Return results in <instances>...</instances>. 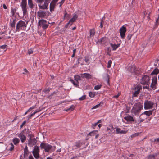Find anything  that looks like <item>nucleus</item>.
I'll return each mask as SVG.
<instances>
[{"label": "nucleus", "mask_w": 159, "mask_h": 159, "mask_svg": "<svg viewBox=\"0 0 159 159\" xmlns=\"http://www.w3.org/2000/svg\"><path fill=\"white\" fill-rule=\"evenodd\" d=\"M27 24V23L25 22L24 21L22 20L19 21L17 24L16 30L15 32H19L20 30H25Z\"/></svg>", "instance_id": "f257e3e1"}, {"label": "nucleus", "mask_w": 159, "mask_h": 159, "mask_svg": "<svg viewBox=\"0 0 159 159\" xmlns=\"http://www.w3.org/2000/svg\"><path fill=\"white\" fill-rule=\"evenodd\" d=\"M143 106L139 103L136 104L134 105L131 110V113L135 115H138L142 109Z\"/></svg>", "instance_id": "f03ea898"}, {"label": "nucleus", "mask_w": 159, "mask_h": 159, "mask_svg": "<svg viewBox=\"0 0 159 159\" xmlns=\"http://www.w3.org/2000/svg\"><path fill=\"white\" fill-rule=\"evenodd\" d=\"M42 149H44L45 152H51L53 150V147L50 145L48 143H42L40 145Z\"/></svg>", "instance_id": "7ed1b4c3"}, {"label": "nucleus", "mask_w": 159, "mask_h": 159, "mask_svg": "<svg viewBox=\"0 0 159 159\" xmlns=\"http://www.w3.org/2000/svg\"><path fill=\"white\" fill-rule=\"evenodd\" d=\"M154 104V103L151 101L148 100L146 101L144 103V108L146 110L152 109L153 107V105Z\"/></svg>", "instance_id": "20e7f679"}, {"label": "nucleus", "mask_w": 159, "mask_h": 159, "mask_svg": "<svg viewBox=\"0 0 159 159\" xmlns=\"http://www.w3.org/2000/svg\"><path fill=\"white\" fill-rule=\"evenodd\" d=\"M29 137L28 140V144L30 147H32L36 143L37 141L35 138H32L31 135H29Z\"/></svg>", "instance_id": "39448f33"}, {"label": "nucleus", "mask_w": 159, "mask_h": 159, "mask_svg": "<svg viewBox=\"0 0 159 159\" xmlns=\"http://www.w3.org/2000/svg\"><path fill=\"white\" fill-rule=\"evenodd\" d=\"M51 0H45L44 4L43 5L41 4L38 5L39 8L42 9H48V4Z\"/></svg>", "instance_id": "423d86ee"}, {"label": "nucleus", "mask_w": 159, "mask_h": 159, "mask_svg": "<svg viewBox=\"0 0 159 159\" xmlns=\"http://www.w3.org/2000/svg\"><path fill=\"white\" fill-rule=\"evenodd\" d=\"M150 78L147 75H144L141 79L140 82L143 84H150Z\"/></svg>", "instance_id": "0eeeda50"}, {"label": "nucleus", "mask_w": 159, "mask_h": 159, "mask_svg": "<svg viewBox=\"0 0 159 159\" xmlns=\"http://www.w3.org/2000/svg\"><path fill=\"white\" fill-rule=\"evenodd\" d=\"M142 89V87L139 85H136L134 88L133 90L134 91V92L133 94V97H136L139 93L140 90Z\"/></svg>", "instance_id": "6e6552de"}, {"label": "nucleus", "mask_w": 159, "mask_h": 159, "mask_svg": "<svg viewBox=\"0 0 159 159\" xmlns=\"http://www.w3.org/2000/svg\"><path fill=\"white\" fill-rule=\"evenodd\" d=\"M33 155L36 158H38L39 157V148L37 146L34 147L33 152Z\"/></svg>", "instance_id": "1a4fd4ad"}, {"label": "nucleus", "mask_w": 159, "mask_h": 159, "mask_svg": "<svg viewBox=\"0 0 159 159\" xmlns=\"http://www.w3.org/2000/svg\"><path fill=\"white\" fill-rule=\"evenodd\" d=\"M157 82V77L154 76L152 77V82L150 85V87L154 90L156 89Z\"/></svg>", "instance_id": "9d476101"}, {"label": "nucleus", "mask_w": 159, "mask_h": 159, "mask_svg": "<svg viewBox=\"0 0 159 159\" xmlns=\"http://www.w3.org/2000/svg\"><path fill=\"white\" fill-rule=\"evenodd\" d=\"M39 24L40 26H42L44 29L47 28L48 26V25L47 21L43 19L39 20Z\"/></svg>", "instance_id": "9b49d317"}, {"label": "nucleus", "mask_w": 159, "mask_h": 159, "mask_svg": "<svg viewBox=\"0 0 159 159\" xmlns=\"http://www.w3.org/2000/svg\"><path fill=\"white\" fill-rule=\"evenodd\" d=\"M126 31V28L124 25L122 26L120 29V36L121 37L122 39H123L125 36V34Z\"/></svg>", "instance_id": "f8f14e48"}, {"label": "nucleus", "mask_w": 159, "mask_h": 159, "mask_svg": "<svg viewBox=\"0 0 159 159\" xmlns=\"http://www.w3.org/2000/svg\"><path fill=\"white\" fill-rule=\"evenodd\" d=\"M116 133L117 134H125L127 133L128 130L126 129L121 130L120 128L117 127L116 128Z\"/></svg>", "instance_id": "ddd939ff"}, {"label": "nucleus", "mask_w": 159, "mask_h": 159, "mask_svg": "<svg viewBox=\"0 0 159 159\" xmlns=\"http://www.w3.org/2000/svg\"><path fill=\"white\" fill-rule=\"evenodd\" d=\"M124 119L128 122H133L134 120L133 117L129 115H127L125 116L124 117Z\"/></svg>", "instance_id": "4468645a"}, {"label": "nucleus", "mask_w": 159, "mask_h": 159, "mask_svg": "<svg viewBox=\"0 0 159 159\" xmlns=\"http://www.w3.org/2000/svg\"><path fill=\"white\" fill-rule=\"evenodd\" d=\"M82 144V143L80 141H78L74 143L73 146V149H76L81 147Z\"/></svg>", "instance_id": "2eb2a0df"}, {"label": "nucleus", "mask_w": 159, "mask_h": 159, "mask_svg": "<svg viewBox=\"0 0 159 159\" xmlns=\"http://www.w3.org/2000/svg\"><path fill=\"white\" fill-rule=\"evenodd\" d=\"M16 135L20 138V140L22 143H24L26 139V136L22 133L17 134Z\"/></svg>", "instance_id": "dca6fc26"}, {"label": "nucleus", "mask_w": 159, "mask_h": 159, "mask_svg": "<svg viewBox=\"0 0 159 159\" xmlns=\"http://www.w3.org/2000/svg\"><path fill=\"white\" fill-rule=\"evenodd\" d=\"M38 16L41 18H44L48 16L47 13L45 11H39L37 13Z\"/></svg>", "instance_id": "f3484780"}, {"label": "nucleus", "mask_w": 159, "mask_h": 159, "mask_svg": "<svg viewBox=\"0 0 159 159\" xmlns=\"http://www.w3.org/2000/svg\"><path fill=\"white\" fill-rule=\"evenodd\" d=\"M78 16L76 14H75L73 17L69 20L68 22V24H70V25H71L77 19Z\"/></svg>", "instance_id": "a211bd4d"}, {"label": "nucleus", "mask_w": 159, "mask_h": 159, "mask_svg": "<svg viewBox=\"0 0 159 159\" xmlns=\"http://www.w3.org/2000/svg\"><path fill=\"white\" fill-rule=\"evenodd\" d=\"M81 76L83 78H85L87 79L92 78V76L88 73H85L81 74Z\"/></svg>", "instance_id": "6ab92c4d"}, {"label": "nucleus", "mask_w": 159, "mask_h": 159, "mask_svg": "<svg viewBox=\"0 0 159 159\" xmlns=\"http://www.w3.org/2000/svg\"><path fill=\"white\" fill-rule=\"evenodd\" d=\"M110 45L112 48V50H115L120 46V44L118 43L117 44H116L115 43H111Z\"/></svg>", "instance_id": "aec40b11"}, {"label": "nucleus", "mask_w": 159, "mask_h": 159, "mask_svg": "<svg viewBox=\"0 0 159 159\" xmlns=\"http://www.w3.org/2000/svg\"><path fill=\"white\" fill-rule=\"evenodd\" d=\"M56 6V4L54 3H53L52 2H51L50 4V12H53L54 10V9L55 7V6Z\"/></svg>", "instance_id": "412c9836"}, {"label": "nucleus", "mask_w": 159, "mask_h": 159, "mask_svg": "<svg viewBox=\"0 0 159 159\" xmlns=\"http://www.w3.org/2000/svg\"><path fill=\"white\" fill-rule=\"evenodd\" d=\"M26 5H21V6L23 11V13L24 15L26 14L27 13V11Z\"/></svg>", "instance_id": "4be33fe9"}, {"label": "nucleus", "mask_w": 159, "mask_h": 159, "mask_svg": "<svg viewBox=\"0 0 159 159\" xmlns=\"http://www.w3.org/2000/svg\"><path fill=\"white\" fill-rule=\"evenodd\" d=\"M20 141L19 139L16 137L14 138L12 140V141L15 145H16L20 142Z\"/></svg>", "instance_id": "5701e85b"}, {"label": "nucleus", "mask_w": 159, "mask_h": 159, "mask_svg": "<svg viewBox=\"0 0 159 159\" xmlns=\"http://www.w3.org/2000/svg\"><path fill=\"white\" fill-rule=\"evenodd\" d=\"M159 73V70L157 68H156L151 73V75H157Z\"/></svg>", "instance_id": "b1692460"}, {"label": "nucleus", "mask_w": 159, "mask_h": 159, "mask_svg": "<svg viewBox=\"0 0 159 159\" xmlns=\"http://www.w3.org/2000/svg\"><path fill=\"white\" fill-rule=\"evenodd\" d=\"M136 68L134 66H132L131 67L130 69V72H131L133 75H135L136 73Z\"/></svg>", "instance_id": "393cba45"}, {"label": "nucleus", "mask_w": 159, "mask_h": 159, "mask_svg": "<svg viewBox=\"0 0 159 159\" xmlns=\"http://www.w3.org/2000/svg\"><path fill=\"white\" fill-rule=\"evenodd\" d=\"M98 131L97 130H95L92 131L88 134V135H90L91 136H94L97 134Z\"/></svg>", "instance_id": "a878e982"}, {"label": "nucleus", "mask_w": 159, "mask_h": 159, "mask_svg": "<svg viewBox=\"0 0 159 159\" xmlns=\"http://www.w3.org/2000/svg\"><path fill=\"white\" fill-rule=\"evenodd\" d=\"M28 3L29 7L31 8H32L33 7V4L32 0H28Z\"/></svg>", "instance_id": "bb28decb"}, {"label": "nucleus", "mask_w": 159, "mask_h": 159, "mask_svg": "<svg viewBox=\"0 0 159 159\" xmlns=\"http://www.w3.org/2000/svg\"><path fill=\"white\" fill-rule=\"evenodd\" d=\"M95 33V31L94 29H91L90 30V36L93 37Z\"/></svg>", "instance_id": "cd10ccee"}, {"label": "nucleus", "mask_w": 159, "mask_h": 159, "mask_svg": "<svg viewBox=\"0 0 159 159\" xmlns=\"http://www.w3.org/2000/svg\"><path fill=\"white\" fill-rule=\"evenodd\" d=\"M96 95L95 92H90L89 93V96L91 98H93L95 97Z\"/></svg>", "instance_id": "c85d7f7f"}, {"label": "nucleus", "mask_w": 159, "mask_h": 159, "mask_svg": "<svg viewBox=\"0 0 159 159\" xmlns=\"http://www.w3.org/2000/svg\"><path fill=\"white\" fill-rule=\"evenodd\" d=\"M70 81L74 85L76 86H77L79 85V82L77 81H74L73 80L70 79Z\"/></svg>", "instance_id": "c756f323"}, {"label": "nucleus", "mask_w": 159, "mask_h": 159, "mask_svg": "<svg viewBox=\"0 0 159 159\" xmlns=\"http://www.w3.org/2000/svg\"><path fill=\"white\" fill-rule=\"evenodd\" d=\"M102 86V84L96 85L94 86V89L96 90H98L101 89Z\"/></svg>", "instance_id": "7c9ffc66"}, {"label": "nucleus", "mask_w": 159, "mask_h": 159, "mask_svg": "<svg viewBox=\"0 0 159 159\" xmlns=\"http://www.w3.org/2000/svg\"><path fill=\"white\" fill-rule=\"evenodd\" d=\"M152 111H145L143 114L147 116H149L150 115L152 114Z\"/></svg>", "instance_id": "2f4dec72"}, {"label": "nucleus", "mask_w": 159, "mask_h": 159, "mask_svg": "<svg viewBox=\"0 0 159 159\" xmlns=\"http://www.w3.org/2000/svg\"><path fill=\"white\" fill-rule=\"evenodd\" d=\"M74 78L76 81L78 82L80 80V77L78 75H75L74 76Z\"/></svg>", "instance_id": "473e14b6"}, {"label": "nucleus", "mask_w": 159, "mask_h": 159, "mask_svg": "<svg viewBox=\"0 0 159 159\" xmlns=\"http://www.w3.org/2000/svg\"><path fill=\"white\" fill-rule=\"evenodd\" d=\"M16 12V10L15 9L11 8V13L12 16H13Z\"/></svg>", "instance_id": "72a5a7b5"}, {"label": "nucleus", "mask_w": 159, "mask_h": 159, "mask_svg": "<svg viewBox=\"0 0 159 159\" xmlns=\"http://www.w3.org/2000/svg\"><path fill=\"white\" fill-rule=\"evenodd\" d=\"M74 109V106L73 105H72L69 108H67L65 110V111H67L69 110L73 111Z\"/></svg>", "instance_id": "f704fd0d"}, {"label": "nucleus", "mask_w": 159, "mask_h": 159, "mask_svg": "<svg viewBox=\"0 0 159 159\" xmlns=\"http://www.w3.org/2000/svg\"><path fill=\"white\" fill-rule=\"evenodd\" d=\"M111 64H112V61H111V60H109L107 63V68H110L111 66Z\"/></svg>", "instance_id": "c9c22d12"}, {"label": "nucleus", "mask_w": 159, "mask_h": 159, "mask_svg": "<svg viewBox=\"0 0 159 159\" xmlns=\"http://www.w3.org/2000/svg\"><path fill=\"white\" fill-rule=\"evenodd\" d=\"M28 151L27 150V149L26 147L24 150V156H25L26 155L28 154Z\"/></svg>", "instance_id": "e433bc0d"}, {"label": "nucleus", "mask_w": 159, "mask_h": 159, "mask_svg": "<svg viewBox=\"0 0 159 159\" xmlns=\"http://www.w3.org/2000/svg\"><path fill=\"white\" fill-rule=\"evenodd\" d=\"M10 144L11 145V147L9 149V150L10 151H12L14 149V146L12 143H11Z\"/></svg>", "instance_id": "4c0bfd02"}, {"label": "nucleus", "mask_w": 159, "mask_h": 159, "mask_svg": "<svg viewBox=\"0 0 159 159\" xmlns=\"http://www.w3.org/2000/svg\"><path fill=\"white\" fill-rule=\"evenodd\" d=\"M105 40H106V38H103L101 39H100V41L102 43H104Z\"/></svg>", "instance_id": "58836bf2"}, {"label": "nucleus", "mask_w": 159, "mask_h": 159, "mask_svg": "<svg viewBox=\"0 0 159 159\" xmlns=\"http://www.w3.org/2000/svg\"><path fill=\"white\" fill-rule=\"evenodd\" d=\"M15 20H14L12 23H11V27H15Z\"/></svg>", "instance_id": "ea45409f"}, {"label": "nucleus", "mask_w": 159, "mask_h": 159, "mask_svg": "<svg viewBox=\"0 0 159 159\" xmlns=\"http://www.w3.org/2000/svg\"><path fill=\"white\" fill-rule=\"evenodd\" d=\"M144 85H146V86H143V89H148L149 87V84H144Z\"/></svg>", "instance_id": "a19ab883"}, {"label": "nucleus", "mask_w": 159, "mask_h": 159, "mask_svg": "<svg viewBox=\"0 0 159 159\" xmlns=\"http://www.w3.org/2000/svg\"><path fill=\"white\" fill-rule=\"evenodd\" d=\"M100 106V104H98L96 105L93 107L92 108V109H94L98 108Z\"/></svg>", "instance_id": "79ce46f5"}, {"label": "nucleus", "mask_w": 159, "mask_h": 159, "mask_svg": "<svg viewBox=\"0 0 159 159\" xmlns=\"http://www.w3.org/2000/svg\"><path fill=\"white\" fill-rule=\"evenodd\" d=\"M150 13V11H145L144 12V15H146L148 14V17L149 16Z\"/></svg>", "instance_id": "37998d69"}, {"label": "nucleus", "mask_w": 159, "mask_h": 159, "mask_svg": "<svg viewBox=\"0 0 159 159\" xmlns=\"http://www.w3.org/2000/svg\"><path fill=\"white\" fill-rule=\"evenodd\" d=\"M37 3L39 4H41L42 2L44 1V0H35Z\"/></svg>", "instance_id": "c03bdc74"}, {"label": "nucleus", "mask_w": 159, "mask_h": 159, "mask_svg": "<svg viewBox=\"0 0 159 159\" xmlns=\"http://www.w3.org/2000/svg\"><path fill=\"white\" fill-rule=\"evenodd\" d=\"M86 98V96L85 95H83L81 97H80L79 99L80 100H83L85 99Z\"/></svg>", "instance_id": "a18cd8bd"}, {"label": "nucleus", "mask_w": 159, "mask_h": 159, "mask_svg": "<svg viewBox=\"0 0 159 159\" xmlns=\"http://www.w3.org/2000/svg\"><path fill=\"white\" fill-rule=\"evenodd\" d=\"M22 2L21 5H27L26 0H22Z\"/></svg>", "instance_id": "49530a36"}, {"label": "nucleus", "mask_w": 159, "mask_h": 159, "mask_svg": "<svg viewBox=\"0 0 159 159\" xmlns=\"http://www.w3.org/2000/svg\"><path fill=\"white\" fill-rule=\"evenodd\" d=\"M139 134V133H135L134 134H133L131 136V137L132 138H133L134 137H135V136H138Z\"/></svg>", "instance_id": "de8ad7c7"}, {"label": "nucleus", "mask_w": 159, "mask_h": 159, "mask_svg": "<svg viewBox=\"0 0 159 159\" xmlns=\"http://www.w3.org/2000/svg\"><path fill=\"white\" fill-rule=\"evenodd\" d=\"M7 46L6 45H3L0 46V48H2L3 49H5Z\"/></svg>", "instance_id": "09e8293b"}, {"label": "nucleus", "mask_w": 159, "mask_h": 159, "mask_svg": "<svg viewBox=\"0 0 159 159\" xmlns=\"http://www.w3.org/2000/svg\"><path fill=\"white\" fill-rule=\"evenodd\" d=\"M33 53V51L31 49L29 50L28 51V54L29 55H30V54H32Z\"/></svg>", "instance_id": "8fccbe9b"}, {"label": "nucleus", "mask_w": 159, "mask_h": 159, "mask_svg": "<svg viewBox=\"0 0 159 159\" xmlns=\"http://www.w3.org/2000/svg\"><path fill=\"white\" fill-rule=\"evenodd\" d=\"M154 142L156 143H159V138L155 139L154 140Z\"/></svg>", "instance_id": "3c124183"}, {"label": "nucleus", "mask_w": 159, "mask_h": 159, "mask_svg": "<svg viewBox=\"0 0 159 159\" xmlns=\"http://www.w3.org/2000/svg\"><path fill=\"white\" fill-rule=\"evenodd\" d=\"M97 124H97V122L96 123H95L92 124V127L93 129H94L95 128V127L97 126Z\"/></svg>", "instance_id": "603ef678"}, {"label": "nucleus", "mask_w": 159, "mask_h": 159, "mask_svg": "<svg viewBox=\"0 0 159 159\" xmlns=\"http://www.w3.org/2000/svg\"><path fill=\"white\" fill-rule=\"evenodd\" d=\"M84 61L87 64L89 63V59L87 57H85V58Z\"/></svg>", "instance_id": "864d4df0"}, {"label": "nucleus", "mask_w": 159, "mask_h": 159, "mask_svg": "<svg viewBox=\"0 0 159 159\" xmlns=\"http://www.w3.org/2000/svg\"><path fill=\"white\" fill-rule=\"evenodd\" d=\"M65 0H62L61 2H60V5H59V7H60L61 5L63 3Z\"/></svg>", "instance_id": "5fc2aeb1"}, {"label": "nucleus", "mask_w": 159, "mask_h": 159, "mask_svg": "<svg viewBox=\"0 0 159 159\" xmlns=\"http://www.w3.org/2000/svg\"><path fill=\"white\" fill-rule=\"evenodd\" d=\"M120 93H118L117 95H116L115 96H114V98H117L119 97V96L120 95Z\"/></svg>", "instance_id": "6e6d98bb"}, {"label": "nucleus", "mask_w": 159, "mask_h": 159, "mask_svg": "<svg viewBox=\"0 0 159 159\" xmlns=\"http://www.w3.org/2000/svg\"><path fill=\"white\" fill-rule=\"evenodd\" d=\"M26 123V121H24L23 122V123H22V124L21 125H20V127H21V128L24 125H25V124Z\"/></svg>", "instance_id": "4d7b16f0"}, {"label": "nucleus", "mask_w": 159, "mask_h": 159, "mask_svg": "<svg viewBox=\"0 0 159 159\" xmlns=\"http://www.w3.org/2000/svg\"><path fill=\"white\" fill-rule=\"evenodd\" d=\"M58 0H52L51 2L56 4V2Z\"/></svg>", "instance_id": "13d9d810"}, {"label": "nucleus", "mask_w": 159, "mask_h": 159, "mask_svg": "<svg viewBox=\"0 0 159 159\" xmlns=\"http://www.w3.org/2000/svg\"><path fill=\"white\" fill-rule=\"evenodd\" d=\"M3 8L5 9H6L7 8V6L5 4H3Z\"/></svg>", "instance_id": "bf43d9fd"}, {"label": "nucleus", "mask_w": 159, "mask_h": 159, "mask_svg": "<svg viewBox=\"0 0 159 159\" xmlns=\"http://www.w3.org/2000/svg\"><path fill=\"white\" fill-rule=\"evenodd\" d=\"M49 91V89H47V90H44V91L46 93H48V91Z\"/></svg>", "instance_id": "052dcab7"}, {"label": "nucleus", "mask_w": 159, "mask_h": 159, "mask_svg": "<svg viewBox=\"0 0 159 159\" xmlns=\"http://www.w3.org/2000/svg\"><path fill=\"white\" fill-rule=\"evenodd\" d=\"M31 117L32 116H31L30 114V115H28L27 116L28 120L30 119Z\"/></svg>", "instance_id": "680f3d73"}, {"label": "nucleus", "mask_w": 159, "mask_h": 159, "mask_svg": "<svg viewBox=\"0 0 159 159\" xmlns=\"http://www.w3.org/2000/svg\"><path fill=\"white\" fill-rule=\"evenodd\" d=\"M34 108V107H30L28 110V111H30V110L31 109H33Z\"/></svg>", "instance_id": "e2e57ef3"}, {"label": "nucleus", "mask_w": 159, "mask_h": 159, "mask_svg": "<svg viewBox=\"0 0 159 159\" xmlns=\"http://www.w3.org/2000/svg\"><path fill=\"white\" fill-rule=\"evenodd\" d=\"M99 136V134H95V138L97 139L98 138V137Z\"/></svg>", "instance_id": "0e129e2a"}, {"label": "nucleus", "mask_w": 159, "mask_h": 159, "mask_svg": "<svg viewBox=\"0 0 159 159\" xmlns=\"http://www.w3.org/2000/svg\"><path fill=\"white\" fill-rule=\"evenodd\" d=\"M29 159H34L32 156H29Z\"/></svg>", "instance_id": "69168bd1"}, {"label": "nucleus", "mask_w": 159, "mask_h": 159, "mask_svg": "<svg viewBox=\"0 0 159 159\" xmlns=\"http://www.w3.org/2000/svg\"><path fill=\"white\" fill-rule=\"evenodd\" d=\"M102 126V125L101 124H99L98 125V126L99 129L101 128V127Z\"/></svg>", "instance_id": "338daca9"}, {"label": "nucleus", "mask_w": 159, "mask_h": 159, "mask_svg": "<svg viewBox=\"0 0 159 159\" xmlns=\"http://www.w3.org/2000/svg\"><path fill=\"white\" fill-rule=\"evenodd\" d=\"M100 27H101V28H102V27H103V25H102V22H101L100 23Z\"/></svg>", "instance_id": "774afa93"}]
</instances>
